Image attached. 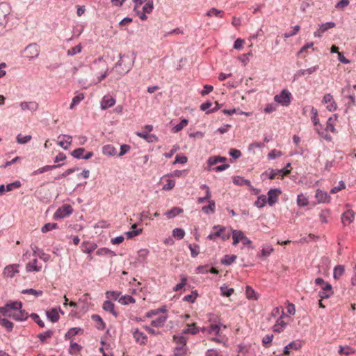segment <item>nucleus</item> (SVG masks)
<instances>
[{
	"label": "nucleus",
	"mask_w": 356,
	"mask_h": 356,
	"mask_svg": "<svg viewBox=\"0 0 356 356\" xmlns=\"http://www.w3.org/2000/svg\"><path fill=\"white\" fill-rule=\"evenodd\" d=\"M115 305L111 300H106L104 302L102 308L106 312H111L115 317H118V313L114 309Z\"/></svg>",
	"instance_id": "nucleus-21"
},
{
	"label": "nucleus",
	"mask_w": 356,
	"mask_h": 356,
	"mask_svg": "<svg viewBox=\"0 0 356 356\" xmlns=\"http://www.w3.org/2000/svg\"><path fill=\"white\" fill-rule=\"evenodd\" d=\"M344 273V267L341 265H338L334 268L333 277L335 280H338Z\"/></svg>",
	"instance_id": "nucleus-50"
},
{
	"label": "nucleus",
	"mask_w": 356,
	"mask_h": 356,
	"mask_svg": "<svg viewBox=\"0 0 356 356\" xmlns=\"http://www.w3.org/2000/svg\"><path fill=\"white\" fill-rule=\"evenodd\" d=\"M83 99H84V95L83 93H80V94L74 96L72 98V102L70 105V109L74 108V107L75 106H76L77 104H79L81 102V101L83 100Z\"/></svg>",
	"instance_id": "nucleus-48"
},
{
	"label": "nucleus",
	"mask_w": 356,
	"mask_h": 356,
	"mask_svg": "<svg viewBox=\"0 0 356 356\" xmlns=\"http://www.w3.org/2000/svg\"><path fill=\"white\" fill-rule=\"evenodd\" d=\"M115 104V98L112 97L104 96L101 101V108L106 110L108 108L112 107Z\"/></svg>",
	"instance_id": "nucleus-13"
},
{
	"label": "nucleus",
	"mask_w": 356,
	"mask_h": 356,
	"mask_svg": "<svg viewBox=\"0 0 356 356\" xmlns=\"http://www.w3.org/2000/svg\"><path fill=\"white\" fill-rule=\"evenodd\" d=\"M224 14V11L222 10H218L216 8H211L207 13H206L207 16L208 17H212L215 16L216 17H222Z\"/></svg>",
	"instance_id": "nucleus-39"
},
{
	"label": "nucleus",
	"mask_w": 356,
	"mask_h": 356,
	"mask_svg": "<svg viewBox=\"0 0 356 356\" xmlns=\"http://www.w3.org/2000/svg\"><path fill=\"white\" fill-rule=\"evenodd\" d=\"M221 324H211L207 330V332L209 334H212L213 332H215L216 334H219L220 330Z\"/></svg>",
	"instance_id": "nucleus-62"
},
{
	"label": "nucleus",
	"mask_w": 356,
	"mask_h": 356,
	"mask_svg": "<svg viewBox=\"0 0 356 356\" xmlns=\"http://www.w3.org/2000/svg\"><path fill=\"white\" fill-rule=\"evenodd\" d=\"M86 152V149L83 147H79L73 150L70 154L71 155L76 159H82L83 153Z\"/></svg>",
	"instance_id": "nucleus-42"
},
{
	"label": "nucleus",
	"mask_w": 356,
	"mask_h": 356,
	"mask_svg": "<svg viewBox=\"0 0 356 356\" xmlns=\"http://www.w3.org/2000/svg\"><path fill=\"white\" fill-rule=\"evenodd\" d=\"M6 307L10 310L17 311L18 309H21L22 308V302L20 301H10L6 304Z\"/></svg>",
	"instance_id": "nucleus-33"
},
{
	"label": "nucleus",
	"mask_w": 356,
	"mask_h": 356,
	"mask_svg": "<svg viewBox=\"0 0 356 356\" xmlns=\"http://www.w3.org/2000/svg\"><path fill=\"white\" fill-rule=\"evenodd\" d=\"M118 302L122 305H127L130 303H134L135 299L131 296L124 295L119 298Z\"/></svg>",
	"instance_id": "nucleus-38"
},
{
	"label": "nucleus",
	"mask_w": 356,
	"mask_h": 356,
	"mask_svg": "<svg viewBox=\"0 0 356 356\" xmlns=\"http://www.w3.org/2000/svg\"><path fill=\"white\" fill-rule=\"evenodd\" d=\"M0 324L6 328L7 332H11L13 329L14 324L7 318H0Z\"/></svg>",
	"instance_id": "nucleus-41"
},
{
	"label": "nucleus",
	"mask_w": 356,
	"mask_h": 356,
	"mask_svg": "<svg viewBox=\"0 0 356 356\" xmlns=\"http://www.w3.org/2000/svg\"><path fill=\"white\" fill-rule=\"evenodd\" d=\"M183 212H184L183 209L175 207H172L171 209L167 211L165 213V216H166L168 218L170 219V218H175V216L179 215L180 213H181Z\"/></svg>",
	"instance_id": "nucleus-24"
},
{
	"label": "nucleus",
	"mask_w": 356,
	"mask_h": 356,
	"mask_svg": "<svg viewBox=\"0 0 356 356\" xmlns=\"http://www.w3.org/2000/svg\"><path fill=\"white\" fill-rule=\"evenodd\" d=\"M284 316H287L284 310L282 309V315L278 318V319L276 321V323L273 326V331L275 332L280 333L282 332L284 328L286 327V323H285L284 321H282V318Z\"/></svg>",
	"instance_id": "nucleus-11"
},
{
	"label": "nucleus",
	"mask_w": 356,
	"mask_h": 356,
	"mask_svg": "<svg viewBox=\"0 0 356 356\" xmlns=\"http://www.w3.org/2000/svg\"><path fill=\"white\" fill-rule=\"evenodd\" d=\"M213 229L216 230L215 232H211L208 235L207 238L209 240L215 241L216 238H220L222 241H225L230 238L231 233L226 232L227 228L220 225H214Z\"/></svg>",
	"instance_id": "nucleus-3"
},
{
	"label": "nucleus",
	"mask_w": 356,
	"mask_h": 356,
	"mask_svg": "<svg viewBox=\"0 0 356 356\" xmlns=\"http://www.w3.org/2000/svg\"><path fill=\"white\" fill-rule=\"evenodd\" d=\"M186 346H177L174 349V356H184L186 354Z\"/></svg>",
	"instance_id": "nucleus-54"
},
{
	"label": "nucleus",
	"mask_w": 356,
	"mask_h": 356,
	"mask_svg": "<svg viewBox=\"0 0 356 356\" xmlns=\"http://www.w3.org/2000/svg\"><path fill=\"white\" fill-rule=\"evenodd\" d=\"M236 258L235 254H225L221 259V264L224 266H229L235 261Z\"/></svg>",
	"instance_id": "nucleus-30"
},
{
	"label": "nucleus",
	"mask_w": 356,
	"mask_h": 356,
	"mask_svg": "<svg viewBox=\"0 0 356 356\" xmlns=\"http://www.w3.org/2000/svg\"><path fill=\"white\" fill-rule=\"evenodd\" d=\"M83 330L81 327H72L65 334V339H70L72 337L79 334V333H83Z\"/></svg>",
	"instance_id": "nucleus-29"
},
{
	"label": "nucleus",
	"mask_w": 356,
	"mask_h": 356,
	"mask_svg": "<svg viewBox=\"0 0 356 356\" xmlns=\"http://www.w3.org/2000/svg\"><path fill=\"white\" fill-rule=\"evenodd\" d=\"M199 332H200V328L196 327L195 323L192 324L191 325V327H188V328L183 330L184 334H196Z\"/></svg>",
	"instance_id": "nucleus-63"
},
{
	"label": "nucleus",
	"mask_w": 356,
	"mask_h": 356,
	"mask_svg": "<svg viewBox=\"0 0 356 356\" xmlns=\"http://www.w3.org/2000/svg\"><path fill=\"white\" fill-rule=\"evenodd\" d=\"M58 224L56 223V222H49V223H46L44 224L42 229H41V232L42 233H47L54 229H56V228H58Z\"/></svg>",
	"instance_id": "nucleus-49"
},
{
	"label": "nucleus",
	"mask_w": 356,
	"mask_h": 356,
	"mask_svg": "<svg viewBox=\"0 0 356 356\" xmlns=\"http://www.w3.org/2000/svg\"><path fill=\"white\" fill-rule=\"evenodd\" d=\"M136 224H134L131 226V228L133 229L126 232L127 238H129V239L133 238L134 237L139 235L142 232V229H136Z\"/></svg>",
	"instance_id": "nucleus-36"
},
{
	"label": "nucleus",
	"mask_w": 356,
	"mask_h": 356,
	"mask_svg": "<svg viewBox=\"0 0 356 356\" xmlns=\"http://www.w3.org/2000/svg\"><path fill=\"white\" fill-rule=\"evenodd\" d=\"M167 318V316H161L157 318L152 320L151 321V325L155 327H162L164 325V323H165Z\"/></svg>",
	"instance_id": "nucleus-32"
},
{
	"label": "nucleus",
	"mask_w": 356,
	"mask_h": 356,
	"mask_svg": "<svg viewBox=\"0 0 356 356\" xmlns=\"http://www.w3.org/2000/svg\"><path fill=\"white\" fill-rule=\"evenodd\" d=\"M21 293L23 294H31L36 297H38L42 295L43 291L41 290H35L34 289H23Z\"/></svg>",
	"instance_id": "nucleus-51"
},
{
	"label": "nucleus",
	"mask_w": 356,
	"mask_h": 356,
	"mask_svg": "<svg viewBox=\"0 0 356 356\" xmlns=\"http://www.w3.org/2000/svg\"><path fill=\"white\" fill-rule=\"evenodd\" d=\"M292 100V95L287 89H283L279 94L274 97V101L283 106L290 105Z\"/></svg>",
	"instance_id": "nucleus-4"
},
{
	"label": "nucleus",
	"mask_w": 356,
	"mask_h": 356,
	"mask_svg": "<svg viewBox=\"0 0 356 356\" xmlns=\"http://www.w3.org/2000/svg\"><path fill=\"white\" fill-rule=\"evenodd\" d=\"M53 334L54 332L52 330H48L44 332L38 334L37 337L42 343H44L47 338H50L53 336Z\"/></svg>",
	"instance_id": "nucleus-45"
},
{
	"label": "nucleus",
	"mask_w": 356,
	"mask_h": 356,
	"mask_svg": "<svg viewBox=\"0 0 356 356\" xmlns=\"http://www.w3.org/2000/svg\"><path fill=\"white\" fill-rule=\"evenodd\" d=\"M282 194V190L280 188H270L267 193V203L269 206H273L279 199L280 195Z\"/></svg>",
	"instance_id": "nucleus-9"
},
{
	"label": "nucleus",
	"mask_w": 356,
	"mask_h": 356,
	"mask_svg": "<svg viewBox=\"0 0 356 356\" xmlns=\"http://www.w3.org/2000/svg\"><path fill=\"white\" fill-rule=\"evenodd\" d=\"M233 245H236L240 241L245 245H249L252 244V241L249 239L241 230L232 229ZM252 248H254L251 246Z\"/></svg>",
	"instance_id": "nucleus-5"
},
{
	"label": "nucleus",
	"mask_w": 356,
	"mask_h": 356,
	"mask_svg": "<svg viewBox=\"0 0 356 356\" xmlns=\"http://www.w3.org/2000/svg\"><path fill=\"white\" fill-rule=\"evenodd\" d=\"M354 350L353 348L348 346L343 347L342 346H339L338 353L340 355H350L352 353H354Z\"/></svg>",
	"instance_id": "nucleus-52"
},
{
	"label": "nucleus",
	"mask_w": 356,
	"mask_h": 356,
	"mask_svg": "<svg viewBox=\"0 0 356 356\" xmlns=\"http://www.w3.org/2000/svg\"><path fill=\"white\" fill-rule=\"evenodd\" d=\"M221 295L225 297H229L234 292L233 288H228L225 284L220 286Z\"/></svg>",
	"instance_id": "nucleus-46"
},
{
	"label": "nucleus",
	"mask_w": 356,
	"mask_h": 356,
	"mask_svg": "<svg viewBox=\"0 0 356 356\" xmlns=\"http://www.w3.org/2000/svg\"><path fill=\"white\" fill-rule=\"evenodd\" d=\"M311 113L312 116L311 117V120L314 123V125L316 127H319L321 129H322L323 125L320 123L319 119L318 118V111L314 107H311Z\"/></svg>",
	"instance_id": "nucleus-28"
},
{
	"label": "nucleus",
	"mask_w": 356,
	"mask_h": 356,
	"mask_svg": "<svg viewBox=\"0 0 356 356\" xmlns=\"http://www.w3.org/2000/svg\"><path fill=\"white\" fill-rule=\"evenodd\" d=\"M316 285L321 286V290L318 291V296L321 299H327L334 294L332 286L326 282L322 277H317L314 280Z\"/></svg>",
	"instance_id": "nucleus-2"
},
{
	"label": "nucleus",
	"mask_w": 356,
	"mask_h": 356,
	"mask_svg": "<svg viewBox=\"0 0 356 356\" xmlns=\"http://www.w3.org/2000/svg\"><path fill=\"white\" fill-rule=\"evenodd\" d=\"M22 110L31 111H35L38 108V104L35 102H22L20 103Z\"/></svg>",
	"instance_id": "nucleus-16"
},
{
	"label": "nucleus",
	"mask_w": 356,
	"mask_h": 356,
	"mask_svg": "<svg viewBox=\"0 0 356 356\" xmlns=\"http://www.w3.org/2000/svg\"><path fill=\"white\" fill-rule=\"evenodd\" d=\"M154 9V3L152 0H149L143 6V11L145 13H151Z\"/></svg>",
	"instance_id": "nucleus-61"
},
{
	"label": "nucleus",
	"mask_w": 356,
	"mask_h": 356,
	"mask_svg": "<svg viewBox=\"0 0 356 356\" xmlns=\"http://www.w3.org/2000/svg\"><path fill=\"white\" fill-rule=\"evenodd\" d=\"M135 58L136 56L131 58L129 55L120 54V60L115 65L116 71L120 74H127L132 68Z\"/></svg>",
	"instance_id": "nucleus-1"
},
{
	"label": "nucleus",
	"mask_w": 356,
	"mask_h": 356,
	"mask_svg": "<svg viewBox=\"0 0 356 356\" xmlns=\"http://www.w3.org/2000/svg\"><path fill=\"white\" fill-rule=\"evenodd\" d=\"M149 253V251L147 249H140L138 252V261L143 262Z\"/></svg>",
	"instance_id": "nucleus-60"
},
{
	"label": "nucleus",
	"mask_w": 356,
	"mask_h": 356,
	"mask_svg": "<svg viewBox=\"0 0 356 356\" xmlns=\"http://www.w3.org/2000/svg\"><path fill=\"white\" fill-rule=\"evenodd\" d=\"M19 266L18 264H13L6 266L3 270V275L9 277H13L15 274L19 272L17 270Z\"/></svg>",
	"instance_id": "nucleus-15"
},
{
	"label": "nucleus",
	"mask_w": 356,
	"mask_h": 356,
	"mask_svg": "<svg viewBox=\"0 0 356 356\" xmlns=\"http://www.w3.org/2000/svg\"><path fill=\"white\" fill-rule=\"evenodd\" d=\"M188 248L191 250V257L193 258H195L200 253V251H199V249H200V246L199 245L196 244V243H193V244H189L188 245Z\"/></svg>",
	"instance_id": "nucleus-55"
},
{
	"label": "nucleus",
	"mask_w": 356,
	"mask_h": 356,
	"mask_svg": "<svg viewBox=\"0 0 356 356\" xmlns=\"http://www.w3.org/2000/svg\"><path fill=\"white\" fill-rule=\"evenodd\" d=\"M338 118V115L337 114H334L333 115V116H331L328 118L327 121V129H329L332 133H335L336 132V129L334 128V126L333 124V122H332V120L334 119V120H337Z\"/></svg>",
	"instance_id": "nucleus-44"
},
{
	"label": "nucleus",
	"mask_w": 356,
	"mask_h": 356,
	"mask_svg": "<svg viewBox=\"0 0 356 356\" xmlns=\"http://www.w3.org/2000/svg\"><path fill=\"white\" fill-rule=\"evenodd\" d=\"M245 294L246 297L249 300H257L258 296H257L256 292L250 286H246L245 287Z\"/></svg>",
	"instance_id": "nucleus-37"
},
{
	"label": "nucleus",
	"mask_w": 356,
	"mask_h": 356,
	"mask_svg": "<svg viewBox=\"0 0 356 356\" xmlns=\"http://www.w3.org/2000/svg\"><path fill=\"white\" fill-rule=\"evenodd\" d=\"M273 251V248L271 246L266 245L262 248L261 253L258 254V257L260 258H266L268 257Z\"/></svg>",
	"instance_id": "nucleus-43"
},
{
	"label": "nucleus",
	"mask_w": 356,
	"mask_h": 356,
	"mask_svg": "<svg viewBox=\"0 0 356 356\" xmlns=\"http://www.w3.org/2000/svg\"><path fill=\"white\" fill-rule=\"evenodd\" d=\"M133 336L136 342L140 343L141 345H144L147 342V337L143 332H140L138 329H136L133 332Z\"/></svg>",
	"instance_id": "nucleus-19"
},
{
	"label": "nucleus",
	"mask_w": 356,
	"mask_h": 356,
	"mask_svg": "<svg viewBox=\"0 0 356 356\" xmlns=\"http://www.w3.org/2000/svg\"><path fill=\"white\" fill-rule=\"evenodd\" d=\"M38 260L37 259H34L31 262H29L26 265V270L27 272H39L41 270V266H38L37 265Z\"/></svg>",
	"instance_id": "nucleus-27"
},
{
	"label": "nucleus",
	"mask_w": 356,
	"mask_h": 356,
	"mask_svg": "<svg viewBox=\"0 0 356 356\" xmlns=\"http://www.w3.org/2000/svg\"><path fill=\"white\" fill-rule=\"evenodd\" d=\"M267 203V197L265 195H260L258 196L257 200L254 202V205L257 208H263Z\"/></svg>",
	"instance_id": "nucleus-35"
},
{
	"label": "nucleus",
	"mask_w": 356,
	"mask_h": 356,
	"mask_svg": "<svg viewBox=\"0 0 356 356\" xmlns=\"http://www.w3.org/2000/svg\"><path fill=\"white\" fill-rule=\"evenodd\" d=\"M26 56L29 59H33L39 56L40 47L37 43H31L26 46L24 49Z\"/></svg>",
	"instance_id": "nucleus-10"
},
{
	"label": "nucleus",
	"mask_w": 356,
	"mask_h": 356,
	"mask_svg": "<svg viewBox=\"0 0 356 356\" xmlns=\"http://www.w3.org/2000/svg\"><path fill=\"white\" fill-rule=\"evenodd\" d=\"M116 149L112 145H106L102 148V153L107 156H114L116 154Z\"/></svg>",
	"instance_id": "nucleus-31"
},
{
	"label": "nucleus",
	"mask_w": 356,
	"mask_h": 356,
	"mask_svg": "<svg viewBox=\"0 0 356 356\" xmlns=\"http://www.w3.org/2000/svg\"><path fill=\"white\" fill-rule=\"evenodd\" d=\"M82 349V346L78 344L76 342H74L73 341H70V350L69 353L72 354V351L74 352H79Z\"/></svg>",
	"instance_id": "nucleus-64"
},
{
	"label": "nucleus",
	"mask_w": 356,
	"mask_h": 356,
	"mask_svg": "<svg viewBox=\"0 0 356 356\" xmlns=\"http://www.w3.org/2000/svg\"><path fill=\"white\" fill-rule=\"evenodd\" d=\"M289 168H291L290 163H288L286 165L285 168H284L282 169L279 170V169L268 168V170H266L264 173H262L261 177L264 175H266V176H268V177L270 179H275V176L279 174H284L285 175H288L291 172V170L288 169Z\"/></svg>",
	"instance_id": "nucleus-7"
},
{
	"label": "nucleus",
	"mask_w": 356,
	"mask_h": 356,
	"mask_svg": "<svg viewBox=\"0 0 356 356\" xmlns=\"http://www.w3.org/2000/svg\"><path fill=\"white\" fill-rule=\"evenodd\" d=\"M18 313H13L12 315H10V318L17 321H26L29 318V314L25 310L18 309Z\"/></svg>",
	"instance_id": "nucleus-12"
},
{
	"label": "nucleus",
	"mask_w": 356,
	"mask_h": 356,
	"mask_svg": "<svg viewBox=\"0 0 356 356\" xmlns=\"http://www.w3.org/2000/svg\"><path fill=\"white\" fill-rule=\"evenodd\" d=\"M316 198L318 203L329 202L330 200V196L327 192L318 189L316 193Z\"/></svg>",
	"instance_id": "nucleus-14"
},
{
	"label": "nucleus",
	"mask_w": 356,
	"mask_h": 356,
	"mask_svg": "<svg viewBox=\"0 0 356 356\" xmlns=\"http://www.w3.org/2000/svg\"><path fill=\"white\" fill-rule=\"evenodd\" d=\"M188 161V158L184 154H177L175 158V161H173L172 164H184L186 163Z\"/></svg>",
	"instance_id": "nucleus-58"
},
{
	"label": "nucleus",
	"mask_w": 356,
	"mask_h": 356,
	"mask_svg": "<svg viewBox=\"0 0 356 356\" xmlns=\"http://www.w3.org/2000/svg\"><path fill=\"white\" fill-rule=\"evenodd\" d=\"M233 183L237 186L246 185L248 187L251 186V182L249 179H246L241 176H235L233 177Z\"/></svg>",
	"instance_id": "nucleus-26"
},
{
	"label": "nucleus",
	"mask_w": 356,
	"mask_h": 356,
	"mask_svg": "<svg viewBox=\"0 0 356 356\" xmlns=\"http://www.w3.org/2000/svg\"><path fill=\"white\" fill-rule=\"evenodd\" d=\"M185 236V231L181 228H175L172 230V236L177 238L178 240L182 239Z\"/></svg>",
	"instance_id": "nucleus-53"
},
{
	"label": "nucleus",
	"mask_w": 356,
	"mask_h": 356,
	"mask_svg": "<svg viewBox=\"0 0 356 356\" xmlns=\"http://www.w3.org/2000/svg\"><path fill=\"white\" fill-rule=\"evenodd\" d=\"M81 49H82V46L81 44H79L76 45L75 47H72L70 49H68L67 51V55L71 56H74L76 54L80 53L81 51Z\"/></svg>",
	"instance_id": "nucleus-57"
},
{
	"label": "nucleus",
	"mask_w": 356,
	"mask_h": 356,
	"mask_svg": "<svg viewBox=\"0 0 356 356\" xmlns=\"http://www.w3.org/2000/svg\"><path fill=\"white\" fill-rule=\"evenodd\" d=\"M91 319L97 322V325H95L96 328L99 330H104L106 328V323L104 322L102 318L98 314H92L91 316Z\"/></svg>",
	"instance_id": "nucleus-22"
},
{
	"label": "nucleus",
	"mask_w": 356,
	"mask_h": 356,
	"mask_svg": "<svg viewBox=\"0 0 356 356\" xmlns=\"http://www.w3.org/2000/svg\"><path fill=\"white\" fill-rule=\"evenodd\" d=\"M97 244L93 242L83 241L81 243L82 251L88 254L92 252L97 248Z\"/></svg>",
	"instance_id": "nucleus-17"
},
{
	"label": "nucleus",
	"mask_w": 356,
	"mask_h": 356,
	"mask_svg": "<svg viewBox=\"0 0 356 356\" xmlns=\"http://www.w3.org/2000/svg\"><path fill=\"white\" fill-rule=\"evenodd\" d=\"M198 296H199V294H198L197 291L194 290V291H192V292L190 294L185 296L183 298L182 300L184 302H189L193 303V302H195V301L197 299V298L198 297Z\"/></svg>",
	"instance_id": "nucleus-34"
},
{
	"label": "nucleus",
	"mask_w": 356,
	"mask_h": 356,
	"mask_svg": "<svg viewBox=\"0 0 356 356\" xmlns=\"http://www.w3.org/2000/svg\"><path fill=\"white\" fill-rule=\"evenodd\" d=\"M48 319L52 323H56L60 318V316L56 308H52L49 311L46 312Z\"/></svg>",
	"instance_id": "nucleus-20"
},
{
	"label": "nucleus",
	"mask_w": 356,
	"mask_h": 356,
	"mask_svg": "<svg viewBox=\"0 0 356 356\" xmlns=\"http://www.w3.org/2000/svg\"><path fill=\"white\" fill-rule=\"evenodd\" d=\"M187 280V277L181 275L180 276V282L176 284V286L173 288V291H178L182 289L186 285Z\"/></svg>",
	"instance_id": "nucleus-40"
},
{
	"label": "nucleus",
	"mask_w": 356,
	"mask_h": 356,
	"mask_svg": "<svg viewBox=\"0 0 356 356\" xmlns=\"http://www.w3.org/2000/svg\"><path fill=\"white\" fill-rule=\"evenodd\" d=\"M297 204L299 207H305L309 204L308 199L303 194H300L297 197Z\"/></svg>",
	"instance_id": "nucleus-56"
},
{
	"label": "nucleus",
	"mask_w": 356,
	"mask_h": 356,
	"mask_svg": "<svg viewBox=\"0 0 356 356\" xmlns=\"http://www.w3.org/2000/svg\"><path fill=\"white\" fill-rule=\"evenodd\" d=\"M335 26H336V24L334 22H326V23L320 24L319 29L322 33H324L326 31H327L328 29L334 28Z\"/></svg>",
	"instance_id": "nucleus-59"
},
{
	"label": "nucleus",
	"mask_w": 356,
	"mask_h": 356,
	"mask_svg": "<svg viewBox=\"0 0 356 356\" xmlns=\"http://www.w3.org/2000/svg\"><path fill=\"white\" fill-rule=\"evenodd\" d=\"M301 347L302 345L300 341H293L284 348L283 353L284 355H289L290 349L298 350Z\"/></svg>",
	"instance_id": "nucleus-18"
},
{
	"label": "nucleus",
	"mask_w": 356,
	"mask_h": 356,
	"mask_svg": "<svg viewBox=\"0 0 356 356\" xmlns=\"http://www.w3.org/2000/svg\"><path fill=\"white\" fill-rule=\"evenodd\" d=\"M188 123V120L186 118H183L181 119V120L180 121V122L177 124H176L173 128H172V131L173 132L175 133H177L179 131H180L181 130H182V129L186 127Z\"/></svg>",
	"instance_id": "nucleus-47"
},
{
	"label": "nucleus",
	"mask_w": 356,
	"mask_h": 356,
	"mask_svg": "<svg viewBox=\"0 0 356 356\" xmlns=\"http://www.w3.org/2000/svg\"><path fill=\"white\" fill-rule=\"evenodd\" d=\"M355 218V213L352 209H348L346 212L342 214L341 221L345 225L346 221H348V223H351Z\"/></svg>",
	"instance_id": "nucleus-23"
},
{
	"label": "nucleus",
	"mask_w": 356,
	"mask_h": 356,
	"mask_svg": "<svg viewBox=\"0 0 356 356\" xmlns=\"http://www.w3.org/2000/svg\"><path fill=\"white\" fill-rule=\"evenodd\" d=\"M208 205L204 206L202 208V211L205 214L214 213L216 211V202L214 200H209Z\"/></svg>",
	"instance_id": "nucleus-25"
},
{
	"label": "nucleus",
	"mask_w": 356,
	"mask_h": 356,
	"mask_svg": "<svg viewBox=\"0 0 356 356\" xmlns=\"http://www.w3.org/2000/svg\"><path fill=\"white\" fill-rule=\"evenodd\" d=\"M11 8L6 2L0 3V26L6 25L7 16L10 13Z\"/></svg>",
	"instance_id": "nucleus-8"
},
{
	"label": "nucleus",
	"mask_w": 356,
	"mask_h": 356,
	"mask_svg": "<svg viewBox=\"0 0 356 356\" xmlns=\"http://www.w3.org/2000/svg\"><path fill=\"white\" fill-rule=\"evenodd\" d=\"M73 212V209L70 204H65L60 207L54 213L53 218L59 220L70 216Z\"/></svg>",
	"instance_id": "nucleus-6"
}]
</instances>
